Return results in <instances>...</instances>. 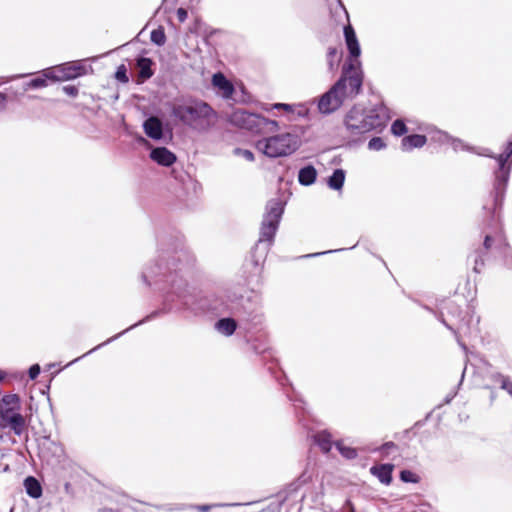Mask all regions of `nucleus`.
<instances>
[{"instance_id": "f257e3e1", "label": "nucleus", "mask_w": 512, "mask_h": 512, "mask_svg": "<svg viewBox=\"0 0 512 512\" xmlns=\"http://www.w3.org/2000/svg\"><path fill=\"white\" fill-rule=\"evenodd\" d=\"M389 119L388 110L383 104L369 109L353 106L344 117V126L351 137L359 138L369 132H382Z\"/></svg>"}, {"instance_id": "f03ea898", "label": "nucleus", "mask_w": 512, "mask_h": 512, "mask_svg": "<svg viewBox=\"0 0 512 512\" xmlns=\"http://www.w3.org/2000/svg\"><path fill=\"white\" fill-rule=\"evenodd\" d=\"M229 122L253 134H269L279 130V124L276 120H270L244 109H236L233 111L229 116Z\"/></svg>"}, {"instance_id": "7ed1b4c3", "label": "nucleus", "mask_w": 512, "mask_h": 512, "mask_svg": "<svg viewBox=\"0 0 512 512\" xmlns=\"http://www.w3.org/2000/svg\"><path fill=\"white\" fill-rule=\"evenodd\" d=\"M300 146L297 135L284 133L257 141L256 148L271 158L284 157L294 153Z\"/></svg>"}, {"instance_id": "20e7f679", "label": "nucleus", "mask_w": 512, "mask_h": 512, "mask_svg": "<svg viewBox=\"0 0 512 512\" xmlns=\"http://www.w3.org/2000/svg\"><path fill=\"white\" fill-rule=\"evenodd\" d=\"M172 114L181 122L189 126H196L203 120H209L215 116L214 110L205 102H195L190 105H174Z\"/></svg>"}, {"instance_id": "39448f33", "label": "nucleus", "mask_w": 512, "mask_h": 512, "mask_svg": "<svg viewBox=\"0 0 512 512\" xmlns=\"http://www.w3.org/2000/svg\"><path fill=\"white\" fill-rule=\"evenodd\" d=\"M283 212V203L279 199L268 202L267 212L264 215L260 229V242L266 241L269 244H272Z\"/></svg>"}, {"instance_id": "423d86ee", "label": "nucleus", "mask_w": 512, "mask_h": 512, "mask_svg": "<svg viewBox=\"0 0 512 512\" xmlns=\"http://www.w3.org/2000/svg\"><path fill=\"white\" fill-rule=\"evenodd\" d=\"M344 80H338L318 101V109L322 114H330L338 110L346 97L343 91Z\"/></svg>"}, {"instance_id": "0eeeda50", "label": "nucleus", "mask_w": 512, "mask_h": 512, "mask_svg": "<svg viewBox=\"0 0 512 512\" xmlns=\"http://www.w3.org/2000/svg\"><path fill=\"white\" fill-rule=\"evenodd\" d=\"M339 80H344L343 91L346 92V97L358 95L363 84V75L359 65L349 63L347 67L344 66L343 74Z\"/></svg>"}, {"instance_id": "6e6552de", "label": "nucleus", "mask_w": 512, "mask_h": 512, "mask_svg": "<svg viewBox=\"0 0 512 512\" xmlns=\"http://www.w3.org/2000/svg\"><path fill=\"white\" fill-rule=\"evenodd\" d=\"M0 429L8 430L18 437L25 436V439H28V423L21 412L0 414Z\"/></svg>"}, {"instance_id": "1a4fd4ad", "label": "nucleus", "mask_w": 512, "mask_h": 512, "mask_svg": "<svg viewBox=\"0 0 512 512\" xmlns=\"http://www.w3.org/2000/svg\"><path fill=\"white\" fill-rule=\"evenodd\" d=\"M512 156V135L510 136L504 151L499 154L496 158L498 162V170L496 171V179L500 184L505 185L509 174L511 165L508 164L510 157Z\"/></svg>"}, {"instance_id": "9d476101", "label": "nucleus", "mask_w": 512, "mask_h": 512, "mask_svg": "<svg viewBox=\"0 0 512 512\" xmlns=\"http://www.w3.org/2000/svg\"><path fill=\"white\" fill-rule=\"evenodd\" d=\"M494 243H496L497 249H499L505 257H512V248L507 241V238L502 229L497 231L494 236L486 235L484 238L483 247L486 251H489Z\"/></svg>"}, {"instance_id": "9b49d317", "label": "nucleus", "mask_w": 512, "mask_h": 512, "mask_svg": "<svg viewBox=\"0 0 512 512\" xmlns=\"http://www.w3.org/2000/svg\"><path fill=\"white\" fill-rule=\"evenodd\" d=\"M212 84L225 99H230L235 92L233 84L221 72L213 75Z\"/></svg>"}, {"instance_id": "f8f14e48", "label": "nucleus", "mask_w": 512, "mask_h": 512, "mask_svg": "<svg viewBox=\"0 0 512 512\" xmlns=\"http://www.w3.org/2000/svg\"><path fill=\"white\" fill-rule=\"evenodd\" d=\"M150 158L165 167L172 166L177 160L176 155L166 147L154 148L150 153Z\"/></svg>"}, {"instance_id": "ddd939ff", "label": "nucleus", "mask_w": 512, "mask_h": 512, "mask_svg": "<svg viewBox=\"0 0 512 512\" xmlns=\"http://www.w3.org/2000/svg\"><path fill=\"white\" fill-rule=\"evenodd\" d=\"M21 411V399L18 394H7L0 399V414Z\"/></svg>"}, {"instance_id": "4468645a", "label": "nucleus", "mask_w": 512, "mask_h": 512, "mask_svg": "<svg viewBox=\"0 0 512 512\" xmlns=\"http://www.w3.org/2000/svg\"><path fill=\"white\" fill-rule=\"evenodd\" d=\"M344 37L350 56L355 59L358 58L360 56L361 50L358 39L356 37V33L351 24H348L344 27Z\"/></svg>"}, {"instance_id": "2eb2a0df", "label": "nucleus", "mask_w": 512, "mask_h": 512, "mask_svg": "<svg viewBox=\"0 0 512 512\" xmlns=\"http://www.w3.org/2000/svg\"><path fill=\"white\" fill-rule=\"evenodd\" d=\"M394 470L393 464H378L370 468V473L377 477L378 480L384 485H390L392 482V473Z\"/></svg>"}, {"instance_id": "dca6fc26", "label": "nucleus", "mask_w": 512, "mask_h": 512, "mask_svg": "<svg viewBox=\"0 0 512 512\" xmlns=\"http://www.w3.org/2000/svg\"><path fill=\"white\" fill-rule=\"evenodd\" d=\"M144 131L152 139H160L163 134L162 123L157 117H150L144 122Z\"/></svg>"}, {"instance_id": "f3484780", "label": "nucleus", "mask_w": 512, "mask_h": 512, "mask_svg": "<svg viewBox=\"0 0 512 512\" xmlns=\"http://www.w3.org/2000/svg\"><path fill=\"white\" fill-rule=\"evenodd\" d=\"M427 142L425 135L413 134L402 139L401 146L404 151H411L413 148H421Z\"/></svg>"}, {"instance_id": "a211bd4d", "label": "nucleus", "mask_w": 512, "mask_h": 512, "mask_svg": "<svg viewBox=\"0 0 512 512\" xmlns=\"http://www.w3.org/2000/svg\"><path fill=\"white\" fill-rule=\"evenodd\" d=\"M315 444L319 446L323 453H329L332 448V435L326 431H319L313 436Z\"/></svg>"}, {"instance_id": "6ab92c4d", "label": "nucleus", "mask_w": 512, "mask_h": 512, "mask_svg": "<svg viewBox=\"0 0 512 512\" xmlns=\"http://www.w3.org/2000/svg\"><path fill=\"white\" fill-rule=\"evenodd\" d=\"M24 487H25L26 493L30 497H32L34 499H37V498H40L42 496L41 484H40V482L35 477L28 476L24 480Z\"/></svg>"}, {"instance_id": "aec40b11", "label": "nucleus", "mask_w": 512, "mask_h": 512, "mask_svg": "<svg viewBox=\"0 0 512 512\" xmlns=\"http://www.w3.org/2000/svg\"><path fill=\"white\" fill-rule=\"evenodd\" d=\"M317 177L316 169L309 165L304 168H301L298 175V180L300 184L308 186L315 182Z\"/></svg>"}, {"instance_id": "412c9836", "label": "nucleus", "mask_w": 512, "mask_h": 512, "mask_svg": "<svg viewBox=\"0 0 512 512\" xmlns=\"http://www.w3.org/2000/svg\"><path fill=\"white\" fill-rule=\"evenodd\" d=\"M65 81L77 78L85 74V69L82 66L74 64H67L60 66Z\"/></svg>"}, {"instance_id": "4be33fe9", "label": "nucleus", "mask_w": 512, "mask_h": 512, "mask_svg": "<svg viewBox=\"0 0 512 512\" xmlns=\"http://www.w3.org/2000/svg\"><path fill=\"white\" fill-rule=\"evenodd\" d=\"M137 66L139 67V78L146 80L153 76L152 60L149 58H140L137 61Z\"/></svg>"}, {"instance_id": "5701e85b", "label": "nucleus", "mask_w": 512, "mask_h": 512, "mask_svg": "<svg viewBox=\"0 0 512 512\" xmlns=\"http://www.w3.org/2000/svg\"><path fill=\"white\" fill-rule=\"evenodd\" d=\"M345 181V172L342 169L334 170L333 174L328 179V186L334 190H340Z\"/></svg>"}, {"instance_id": "b1692460", "label": "nucleus", "mask_w": 512, "mask_h": 512, "mask_svg": "<svg viewBox=\"0 0 512 512\" xmlns=\"http://www.w3.org/2000/svg\"><path fill=\"white\" fill-rule=\"evenodd\" d=\"M216 327L223 334L230 336L235 332L237 324L232 318H223L217 322Z\"/></svg>"}, {"instance_id": "393cba45", "label": "nucleus", "mask_w": 512, "mask_h": 512, "mask_svg": "<svg viewBox=\"0 0 512 512\" xmlns=\"http://www.w3.org/2000/svg\"><path fill=\"white\" fill-rule=\"evenodd\" d=\"M327 63L329 66V70L333 71L338 67V64L341 59V53L338 51L336 47H329L327 51Z\"/></svg>"}, {"instance_id": "a878e982", "label": "nucleus", "mask_w": 512, "mask_h": 512, "mask_svg": "<svg viewBox=\"0 0 512 512\" xmlns=\"http://www.w3.org/2000/svg\"><path fill=\"white\" fill-rule=\"evenodd\" d=\"M335 446L340 454L346 459H355L358 456L357 450L353 447L345 445L343 441L335 442Z\"/></svg>"}, {"instance_id": "bb28decb", "label": "nucleus", "mask_w": 512, "mask_h": 512, "mask_svg": "<svg viewBox=\"0 0 512 512\" xmlns=\"http://www.w3.org/2000/svg\"><path fill=\"white\" fill-rule=\"evenodd\" d=\"M150 39L154 44H156L158 46L164 45L166 42V35H165L164 28L160 26L157 29H154L151 32Z\"/></svg>"}, {"instance_id": "cd10ccee", "label": "nucleus", "mask_w": 512, "mask_h": 512, "mask_svg": "<svg viewBox=\"0 0 512 512\" xmlns=\"http://www.w3.org/2000/svg\"><path fill=\"white\" fill-rule=\"evenodd\" d=\"M44 76L47 78V80L65 81V79L62 78L63 74H62L60 66H57V67L52 68V69L45 70L44 71Z\"/></svg>"}, {"instance_id": "c85d7f7f", "label": "nucleus", "mask_w": 512, "mask_h": 512, "mask_svg": "<svg viewBox=\"0 0 512 512\" xmlns=\"http://www.w3.org/2000/svg\"><path fill=\"white\" fill-rule=\"evenodd\" d=\"M391 132L395 136H402L407 132L406 124L402 120H395L391 126Z\"/></svg>"}, {"instance_id": "c756f323", "label": "nucleus", "mask_w": 512, "mask_h": 512, "mask_svg": "<svg viewBox=\"0 0 512 512\" xmlns=\"http://www.w3.org/2000/svg\"><path fill=\"white\" fill-rule=\"evenodd\" d=\"M400 479L406 483H418L419 476L410 470H402L400 472Z\"/></svg>"}, {"instance_id": "7c9ffc66", "label": "nucleus", "mask_w": 512, "mask_h": 512, "mask_svg": "<svg viewBox=\"0 0 512 512\" xmlns=\"http://www.w3.org/2000/svg\"><path fill=\"white\" fill-rule=\"evenodd\" d=\"M263 109L265 111H271L273 109H277V110H283L284 112H287V113H293L294 112L293 106L290 105V104H285V103H275V104H272L270 106H266Z\"/></svg>"}, {"instance_id": "2f4dec72", "label": "nucleus", "mask_w": 512, "mask_h": 512, "mask_svg": "<svg viewBox=\"0 0 512 512\" xmlns=\"http://www.w3.org/2000/svg\"><path fill=\"white\" fill-rule=\"evenodd\" d=\"M115 78L119 82L124 83V84L129 82V78L127 75V68L124 64H121L120 66H118V68L115 72Z\"/></svg>"}, {"instance_id": "473e14b6", "label": "nucleus", "mask_w": 512, "mask_h": 512, "mask_svg": "<svg viewBox=\"0 0 512 512\" xmlns=\"http://www.w3.org/2000/svg\"><path fill=\"white\" fill-rule=\"evenodd\" d=\"M47 86V78L43 75L40 77H35L31 79L28 83V87L30 88H42Z\"/></svg>"}, {"instance_id": "72a5a7b5", "label": "nucleus", "mask_w": 512, "mask_h": 512, "mask_svg": "<svg viewBox=\"0 0 512 512\" xmlns=\"http://www.w3.org/2000/svg\"><path fill=\"white\" fill-rule=\"evenodd\" d=\"M385 146L386 145H385L383 139L380 137H374L368 143L369 149L376 150V151L381 150Z\"/></svg>"}, {"instance_id": "f704fd0d", "label": "nucleus", "mask_w": 512, "mask_h": 512, "mask_svg": "<svg viewBox=\"0 0 512 512\" xmlns=\"http://www.w3.org/2000/svg\"><path fill=\"white\" fill-rule=\"evenodd\" d=\"M483 266H484V259H483L482 255L476 254L474 257L473 271L475 273H480Z\"/></svg>"}, {"instance_id": "c9c22d12", "label": "nucleus", "mask_w": 512, "mask_h": 512, "mask_svg": "<svg viewBox=\"0 0 512 512\" xmlns=\"http://www.w3.org/2000/svg\"><path fill=\"white\" fill-rule=\"evenodd\" d=\"M62 90L71 97H76L78 95V88L75 85H66Z\"/></svg>"}, {"instance_id": "e433bc0d", "label": "nucleus", "mask_w": 512, "mask_h": 512, "mask_svg": "<svg viewBox=\"0 0 512 512\" xmlns=\"http://www.w3.org/2000/svg\"><path fill=\"white\" fill-rule=\"evenodd\" d=\"M40 366L38 364H34L32 365L30 368H29V378L31 380H34L38 377V375L40 374Z\"/></svg>"}, {"instance_id": "4c0bfd02", "label": "nucleus", "mask_w": 512, "mask_h": 512, "mask_svg": "<svg viewBox=\"0 0 512 512\" xmlns=\"http://www.w3.org/2000/svg\"><path fill=\"white\" fill-rule=\"evenodd\" d=\"M176 16H177V19L179 20V22L183 23L186 21V19L188 17V12L185 8L180 7L176 11Z\"/></svg>"}, {"instance_id": "58836bf2", "label": "nucleus", "mask_w": 512, "mask_h": 512, "mask_svg": "<svg viewBox=\"0 0 512 512\" xmlns=\"http://www.w3.org/2000/svg\"><path fill=\"white\" fill-rule=\"evenodd\" d=\"M236 152L238 154L242 155L248 161H253L254 160V154L250 150L237 149Z\"/></svg>"}, {"instance_id": "ea45409f", "label": "nucleus", "mask_w": 512, "mask_h": 512, "mask_svg": "<svg viewBox=\"0 0 512 512\" xmlns=\"http://www.w3.org/2000/svg\"><path fill=\"white\" fill-rule=\"evenodd\" d=\"M397 448L396 444L393 442H386L381 446V451L388 454L390 449Z\"/></svg>"}, {"instance_id": "a19ab883", "label": "nucleus", "mask_w": 512, "mask_h": 512, "mask_svg": "<svg viewBox=\"0 0 512 512\" xmlns=\"http://www.w3.org/2000/svg\"><path fill=\"white\" fill-rule=\"evenodd\" d=\"M194 509L198 512H209L211 509L210 505H196Z\"/></svg>"}, {"instance_id": "79ce46f5", "label": "nucleus", "mask_w": 512, "mask_h": 512, "mask_svg": "<svg viewBox=\"0 0 512 512\" xmlns=\"http://www.w3.org/2000/svg\"><path fill=\"white\" fill-rule=\"evenodd\" d=\"M6 100V96L0 93V104H2Z\"/></svg>"}, {"instance_id": "37998d69", "label": "nucleus", "mask_w": 512, "mask_h": 512, "mask_svg": "<svg viewBox=\"0 0 512 512\" xmlns=\"http://www.w3.org/2000/svg\"><path fill=\"white\" fill-rule=\"evenodd\" d=\"M4 379L3 374L0 372V382Z\"/></svg>"}]
</instances>
